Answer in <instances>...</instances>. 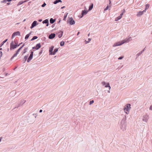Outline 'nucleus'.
<instances>
[{
	"label": "nucleus",
	"instance_id": "obj_4",
	"mask_svg": "<svg viewBox=\"0 0 152 152\" xmlns=\"http://www.w3.org/2000/svg\"><path fill=\"white\" fill-rule=\"evenodd\" d=\"M131 104H127L124 107L123 110L127 114H129V110L131 108Z\"/></svg>",
	"mask_w": 152,
	"mask_h": 152
},
{
	"label": "nucleus",
	"instance_id": "obj_56",
	"mask_svg": "<svg viewBox=\"0 0 152 152\" xmlns=\"http://www.w3.org/2000/svg\"><path fill=\"white\" fill-rule=\"evenodd\" d=\"M1 55H2L1 53H0V56H1Z\"/></svg>",
	"mask_w": 152,
	"mask_h": 152
},
{
	"label": "nucleus",
	"instance_id": "obj_14",
	"mask_svg": "<svg viewBox=\"0 0 152 152\" xmlns=\"http://www.w3.org/2000/svg\"><path fill=\"white\" fill-rule=\"evenodd\" d=\"M123 13H121L119 16L117 17L115 19V21H118V20H119L122 17V16L123 15Z\"/></svg>",
	"mask_w": 152,
	"mask_h": 152
},
{
	"label": "nucleus",
	"instance_id": "obj_46",
	"mask_svg": "<svg viewBox=\"0 0 152 152\" xmlns=\"http://www.w3.org/2000/svg\"><path fill=\"white\" fill-rule=\"evenodd\" d=\"M125 12V9H124L123 10V12L122 13H123V15L124 14V13Z\"/></svg>",
	"mask_w": 152,
	"mask_h": 152
},
{
	"label": "nucleus",
	"instance_id": "obj_63",
	"mask_svg": "<svg viewBox=\"0 0 152 152\" xmlns=\"http://www.w3.org/2000/svg\"><path fill=\"white\" fill-rule=\"evenodd\" d=\"M111 2L110 1V3H109V4H110L111 3Z\"/></svg>",
	"mask_w": 152,
	"mask_h": 152
},
{
	"label": "nucleus",
	"instance_id": "obj_59",
	"mask_svg": "<svg viewBox=\"0 0 152 152\" xmlns=\"http://www.w3.org/2000/svg\"><path fill=\"white\" fill-rule=\"evenodd\" d=\"M42 53V51L39 53V54H41Z\"/></svg>",
	"mask_w": 152,
	"mask_h": 152
},
{
	"label": "nucleus",
	"instance_id": "obj_33",
	"mask_svg": "<svg viewBox=\"0 0 152 152\" xmlns=\"http://www.w3.org/2000/svg\"><path fill=\"white\" fill-rule=\"evenodd\" d=\"M7 1L10 2V0H4L1 2V3H6Z\"/></svg>",
	"mask_w": 152,
	"mask_h": 152
},
{
	"label": "nucleus",
	"instance_id": "obj_36",
	"mask_svg": "<svg viewBox=\"0 0 152 152\" xmlns=\"http://www.w3.org/2000/svg\"><path fill=\"white\" fill-rule=\"evenodd\" d=\"M23 3V1H20L18 3V5H21V4H22Z\"/></svg>",
	"mask_w": 152,
	"mask_h": 152
},
{
	"label": "nucleus",
	"instance_id": "obj_44",
	"mask_svg": "<svg viewBox=\"0 0 152 152\" xmlns=\"http://www.w3.org/2000/svg\"><path fill=\"white\" fill-rule=\"evenodd\" d=\"M26 50H27L26 48L24 49L23 53H25L26 52Z\"/></svg>",
	"mask_w": 152,
	"mask_h": 152
},
{
	"label": "nucleus",
	"instance_id": "obj_30",
	"mask_svg": "<svg viewBox=\"0 0 152 152\" xmlns=\"http://www.w3.org/2000/svg\"><path fill=\"white\" fill-rule=\"evenodd\" d=\"M38 38L36 36H34L32 38V39H31V41H33L34 39H36Z\"/></svg>",
	"mask_w": 152,
	"mask_h": 152
},
{
	"label": "nucleus",
	"instance_id": "obj_42",
	"mask_svg": "<svg viewBox=\"0 0 152 152\" xmlns=\"http://www.w3.org/2000/svg\"><path fill=\"white\" fill-rule=\"evenodd\" d=\"M124 58V56H121V57H119L118 58V59L119 60H121V59H122Z\"/></svg>",
	"mask_w": 152,
	"mask_h": 152
},
{
	"label": "nucleus",
	"instance_id": "obj_41",
	"mask_svg": "<svg viewBox=\"0 0 152 152\" xmlns=\"http://www.w3.org/2000/svg\"><path fill=\"white\" fill-rule=\"evenodd\" d=\"M33 115L34 116L35 118H36L37 115V114L34 113L33 114Z\"/></svg>",
	"mask_w": 152,
	"mask_h": 152
},
{
	"label": "nucleus",
	"instance_id": "obj_22",
	"mask_svg": "<svg viewBox=\"0 0 152 152\" xmlns=\"http://www.w3.org/2000/svg\"><path fill=\"white\" fill-rule=\"evenodd\" d=\"M31 32L30 33H29V34H27L25 37V39L26 40H27L28 38V37H29V36H30V35L31 34Z\"/></svg>",
	"mask_w": 152,
	"mask_h": 152
},
{
	"label": "nucleus",
	"instance_id": "obj_17",
	"mask_svg": "<svg viewBox=\"0 0 152 152\" xmlns=\"http://www.w3.org/2000/svg\"><path fill=\"white\" fill-rule=\"evenodd\" d=\"M63 32L62 31H61L59 32L58 33V36L59 38H60L63 35Z\"/></svg>",
	"mask_w": 152,
	"mask_h": 152
},
{
	"label": "nucleus",
	"instance_id": "obj_52",
	"mask_svg": "<svg viewBox=\"0 0 152 152\" xmlns=\"http://www.w3.org/2000/svg\"><path fill=\"white\" fill-rule=\"evenodd\" d=\"M49 25V23H47L46 26H48Z\"/></svg>",
	"mask_w": 152,
	"mask_h": 152
},
{
	"label": "nucleus",
	"instance_id": "obj_35",
	"mask_svg": "<svg viewBox=\"0 0 152 152\" xmlns=\"http://www.w3.org/2000/svg\"><path fill=\"white\" fill-rule=\"evenodd\" d=\"M101 84L103 86H104V85H105L106 84V83L105 82L103 81L101 83Z\"/></svg>",
	"mask_w": 152,
	"mask_h": 152
},
{
	"label": "nucleus",
	"instance_id": "obj_47",
	"mask_svg": "<svg viewBox=\"0 0 152 152\" xmlns=\"http://www.w3.org/2000/svg\"><path fill=\"white\" fill-rule=\"evenodd\" d=\"M34 27V26H33L32 25H31V26L30 27V28L32 29V28Z\"/></svg>",
	"mask_w": 152,
	"mask_h": 152
},
{
	"label": "nucleus",
	"instance_id": "obj_3",
	"mask_svg": "<svg viewBox=\"0 0 152 152\" xmlns=\"http://www.w3.org/2000/svg\"><path fill=\"white\" fill-rule=\"evenodd\" d=\"M20 44L18 45V43L15 41L12 42L10 44V50L15 49L18 46H20Z\"/></svg>",
	"mask_w": 152,
	"mask_h": 152
},
{
	"label": "nucleus",
	"instance_id": "obj_50",
	"mask_svg": "<svg viewBox=\"0 0 152 152\" xmlns=\"http://www.w3.org/2000/svg\"><path fill=\"white\" fill-rule=\"evenodd\" d=\"M42 110H39V113H41L42 112Z\"/></svg>",
	"mask_w": 152,
	"mask_h": 152
},
{
	"label": "nucleus",
	"instance_id": "obj_43",
	"mask_svg": "<svg viewBox=\"0 0 152 152\" xmlns=\"http://www.w3.org/2000/svg\"><path fill=\"white\" fill-rule=\"evenodd\" d=\"M149 110H152V105H151V106H150L149 107Z\"/></svg>",
	"mask_w": 152,
	"mask_h": 152
},
{
	"label": "nucleus",
	"instance_id": "obj_37",
	"mask_svg": "<svg viewBox=\"0 0 152 152\" xmlns=\"http://www.w3.org/2000/svg\"><path fill=\"white\" fill-rule=\"evenodd\" d=\"M28 56H25L24 57V59L25 60V61H26L28 58Z\"/></svg>",
	"mask_w": 152,
	"mask_h": 152
},
{
	"label": "nucleus",
	"instance_id": "obj_64",
	"mask_svg": "<svg viewBox=\"0 0 152 152\" xmlns=\"http://www.w3.org/2000/svg\"><path fill=\"white\" fill-rule=\"evenodd\" d=\"M19 23H17V24H19Z\"/></svg>",
	"mask_w": 152,
	"mask_h": 152
},
{
	"label": "nucleus",
	"instance_id": "obj_6",
	"mask_svg": "<svg viewBox=\"0 0 152 152\" xmlns=\"http://www.w3.org/2000/svg\"><path fill=\"white\" fill-rule=\"evenodd\" d=\"M67 22L68 23H69V24L71 25H73L75 23V21L72 18H69Z\"/></svg>",
	"mask_w": 152,
	"mask_h": 152
},
{
	"label": "nucleus",
	"instance_id": "obj_26",
	"mask_svg": "<svg viewBox=\"0 0 152 152\" xmlns=\"http://www.w3.org/2000/svg\"><path fill=\"white\" fill-rule=\"evenodd\" d=\"M150 7V5L148 4H146L145 5V8L144 10H145V11H146V10L148 9Z\"/></svg>",
	"mask_w": 152,
	"mask_h": 152
},
{
	"label": "nucleus",
	"instance_id": "obj_9",
	"mask_svg": "<svg viewBox=\"0 0 152 152\" xmlns=\"http://www.w3.org/2000/svg\"><path fill=\"white\" fill-rule=\"evenodd\" d=\"M21 49V48H19L16 51V53L11 58V59L12 60L14 57L16 56L18 54V53L19 52Z\"/></svg>",
	"mask_w": 152,
	"mask_h": 152
},
{
	"label": "nucleus",
	"instance_id": "obj_57",
	"mask_svg": "<svg viewBox=\"0 0 152 152\" xmlns=\"http://www.w3.org/2000/svg\"><path fill=\"white\" fill-rule=\"evenodd\" d=\"M107 92L108 93H110V90H109V91H108Z\"/></svg>",
	"mask_w": 152,
	"mask_h": 152
},
{
	"label": "nucleus",
	"instance_id": "obj_32",
	"mask_svg": "<svg viewBox=\"0 0 152 152\" xmlns=\"http://www.w3.org/2000/svg\"><path fill=\"white\" fill-rule=\"evenodd\" d=\"M64 42L63 41H62L61 42H60V46H63L64 45Z\"/></svg>",
	"mask_w": 152,
	"mask_h": 152
},
{
	"label": "nucleus",
	"instance_id": "obj_45",
	"mask_svg": "<svg viewBox=\"0 0 152 152\" xmlns=\"http://www.w3.org/2000/svg\"><path fill=\"white\" fill-rule=\"evenodd\" d=\"M33 52H32V51H31V53H30V55H31V56H33Z\"/></svg>",
	"mask_w": 152,
	"mask_h": 152
},
{
	"label": "nucleus",
	"instance_id": "obj_15",
	"mask_svg": "<svg viewBox=\"0 0 152 152\" xmlns=\"http://www.w3.org/2000/svg\"><path fill=\"white\" fill-rule=\"evenodd\" d=\"M55 35L54 33H52L49 35V38L50 39H52L55 37Z\"/></svg>",
	"mask_w": 152,
	"mask_h": 152
},
{
	"label": "nucleus",
	"instance_id": "obj_13",
	"mask_svg": "<svg viewBox=\"0 0 152 152\" xmlns=\"http://www.w3.org/2000/svg\"><path fill=\"white\" fill-rule=\"evenodd\" d=\"M144 12H145V10H144L142 11H140L137 13V17L140 16L142 15Z\"/></svg>",
	"mask_w": 152,
	"mask_h": 152
},
{
	"label": "nucleus",
	"instance_id": "obj_25",
	"mask_svg": "<svg viewBox=\"0 0 152 152\" xmlns=\"http://www.w3.org/2000/svg\"><path fill=\"white\" fill-rule=\"evenodd\" d=\"M42 23H46V24H47V23H49V21H48V20L46 19V20H44L42 22Z\"/></svg>",
	"mask_w": 152,
	"mask_h": 152
},
{
	"label": "nucleus",
	"instance_id": "obj_60",
	"mask_svg": "<svg viewBox=\"0 0 152 152\" xmlns=\"http://www.w3.org/2000/svg\"><path fill=\"white\" fill-rule=\"evenodd\" d=\"M54 25H53L52 26V27L53 28V27H54Z\"/></svg>",
	"mask_w": 152,
	"mask_h": 152
},
{
	"label": "nucleus",
	"instance_id": "obj_31",
	"mask_svg": "<svg viewBox=\"0 0 152 152\" xmlns=\"http://www.w3.org/2000/svg\"><path fill=\"white\" fill-rule=\"evenodd\" d=\"M110 6L109 5H107V7L104 9V11H106V10L109 9L110 8Z\"/></svg>",
	"mask_w": 152,
	"mask_h": 152
},
{
	"label": "nucleus",
	"instance_id": "obj_34",
	"mask_svg": "<svg viewBox=\"0 0 152 152\" xmlns=\"http://www.w3.org/2000/svg\"><path fill=\"white\" fill-rule=\"evenodd\" d=\"M94 102V101L93 100H91L89 102V104L91 105Z\"/></svg>",
	"mask_w": 152,
	"mask_h": 152
},
{
	"label": "nucleus",
	"instance_id": "obj_53",
	"mask_svg": "<svg viewBox=\"0 0 152 152\" xmlns=\"http://www.w3.org/2000/svg\"><path fill=\"white\" fill-rule=\"evenodd\" d=\"M65 7V6L62 7H61V9H63Z\"/></svg>",
	"mask_w": 152,
	"mask_h": 152
},
{
	"label": "nucleus",
	"instance_id": "obj_39",
	"mask_svg": "<svg viewBox=\"0 0 152 152\" xmlns=\"http://www.w3.org/2000/svg\"><path fill=\"white\" fill-rule=\"evenodd\" d=\"M11 93L14 96L16 94V92L15 91H13L12 92H11Z\"/></svg>",
	"mask_w": 152,
	"mask_h": 152
},
{
	"label": "nucleus",
	"instance_id": "obj_28",
	"mask_svg": "<svg viewBox=\"0 0 152 152\" xmlns=\"http://www.w3.org/2000/svg\"><path fill=\"white\" fill-rule=\"evenodd\" d=\"M93 4H92L90 6L88 9V10H91L93 8Z\"/></svg>",
	"mask_w": 152,
	"mask_h": 152
},
{
	"label": "nucleus",
	"instance_id": "obj_48",
	"mask_svg": "<svg viewBox=\"0 0 152 152\" xmlns=\"http://www.w3.org/2000/svg\"><path fill=\"white\" fill-rule=\"evenodd\" d=\"M24 45H25V44H23L22 45V46L21 47H20V48H21V49L23 47H24Z\"/></svg>",
	"mask_w": 152,
	"mask_h": 152
},
{
	"label": "nucleus",
	"instance_id": "obj_18",
	"mask_svg": "<svg viewBox=\"0 0 152 152\" xmlns=\"http://www.w3.org/2000/svg\"><path fill=\"white\" fill-rule=\"evenodd\" d=\"M33 56L30 55L28 58L27 61L28 62H29V61L32 59Z\"/></svg>",
	"mask_w": 152,
	"mask_h": 152
},
{
	"label": "nucleus",
	"instance_id": "obj_8",
	"mask_svg": "<svg viewBox=\"0 0 152 152\" xmlns=\"http://www.w3.org/2000/svg\"><path fill=\"white\" fill-rule=\"evenodd\" d=\"M18 35L20 36V33L19 31L14 32L12 34V38L13 39L14 37Z\"/></svg>",
	"mask_w": 152,
	"mask_h": 152
},
{
	"label": "nucleus",
	"instance_id": "obj_7",
	"mask_svg": "<svg viewBox=\"0 0 152 152\" xmlns=\"http://www.w3.org/2000/svg\"><path fill=\"white\" fill-rule=\"evenodd\" d=\"M149 118V116L147 114H146L143 116V118L142 119V120L145 122H147L148 121V119Z\"/></svg>",
	"mask_w": 152,
	"mask_h": 152
},
{
	"label": "nucleus",
	"instance_id": "obj_20",
	"mask_svg": "<svg viewBox=\"0 0 152 152\" xmlns=\"http://www.w3.org/2000/svg\"><path fill=\"white\" fill-rule=\"evenodd\" d=\"M105 87H106V88L109 87V90H110L111 87L109 85V83H108L107 84L106 83V84L105 86Z\"/></svg>",
	"mask_w": 152,
	"mask_h": 152
},
{
	"label": "nucleus",
	"instance_id": "obj_58",
	"mask_svg": "<svg viewBox=\"0 0 152 152\" xmlns=\"http://www.w3.org/2000/svg\"><path fill=\"white\" fill-rule=\"evenodd\" d=\"M7 4V5H9V4H10V3H8Z\"/></svg>",
	"mask_w": 152,
	"mask_h": 152
},
{
	"label": "nucleus",
	"instance_id": "obj_24",
	"mask_svg": "<svg viewBox=\"0 0 152 152\" xmlns=\"http://www.w3.org/2000/svg\"><path fill=\"white\" fill-rule=\"evenodd\" d=\"M31 25H32L34 27L36 26L37 25V21H34L33 22Z\"/></svg>",
	"mask_w": 152,
	"mask_h": 152
},
{
	"label": "nucleus",
	"instance_id": "obj_12",
	"mask_svg": "<svg viewBox=\"0 0 152 152\" xmlns=\"http://www.w3.org/2000/svg\"><path fill=\"white\" fill-rule=\"evenodd\" d=\"M41 46V45L40 44L38 43V44H37L36 45V46L35 47H33V49L35 48L37 50H38L39 48H40Z\"/></svg>",
	"mask_w": 152,
	"mask_h": 152
},
{
	"label": "nucleus",
	"instance_id": "obj_21",
	"mask_svg": "<svg viewBox=\"0 0 152 152\" xmlns=\"http://www.w3.org/2000/svg\"><path fill=\"white\" fill-rule=\"evenodd\" d=\"M58 48H56L55 49L53 52L52 53V55H54L58 51Z\"/></svg>",
	"mask_w": 152,
	"mask_h": 152
},
{
	"label": "nucleus",
	"instance_id": "obj_1",
	"mask_svg": "<svg viewBox=\"0 0 152 152\" xmlns=\"http://www.w3.org/2000/svg\"><path fill=\"white\" fill-rule=\"evenodd\" d=\"M126 116H125V117L122 119L120 122V127L123 131H124L126 129Z\"/></svg>",
	"mask_w": 152,
	"mask_h": 152
},
{
	"label": "nucleus",
	"instance_id": "obj_23",
	"mask_svg": "<svg viewBox=\"0 0 152 152\" xmlns=\"http://www.w3.org/2000/svg\"><path fill=\"white\" fill-rule=\"evenodd\" d=\"M59 2H62V1L61 0H56L53 2V3L54 4H56Z\"/></svg>",
	"mask_w": 152,
	"mask_h": 152
},
{
	"label": "nucleus",
	"instance_id": "obj_54",
	"mask_svg": "<svg viewBox=\"0 0 152 152\" xmlns=\"http://www.w3.org/2000/svg\"><path fill=\"white\" fill-rule=\"evenodd\" d=\"M26 1H26V0H25V1H23V3H25V2H26Z\"/></svg>",
	"mask_w": 152,
	"mask_h": 152
},
{
	"label": "nucleus",
	"instance_id": "obj_29",
	"mask_svg": "<svg viewBox=\"0 0 152 152\" xmlns=\"http://www.w3.org/2000/svg\"><path fill=\"white\" fill-rule=\"evenodd\" d=\"M91 39L88 38V41L85 40V43L86 44L88 43L91 41Z\"/></svg>",
	"mask_w": 152,
	"mask_h": 152
},
{
	"label": "nucleus",
	"instance_id": "obj_5",
	"mask_svg": "<svg viewBox=\"0 0 152 152\" xmlns=\"http://www.w3.org/2000/svg\"><path fill=\"white\" fill-rule=\"evenodd\" d=\"M26 100L23 99H21L17 107L22 106L26 102Z\"/></svg>",
	"mask_w": 152,
	"mask_h": 152
},
{
	"label": "nucleus",
	"instance_id": "obj_2",
	"mask_svg": "<svg viewBox=\"0 0 152 152\" xmlns=\"http://www.w3.org/2000/svg\"><path fill=\"white\" fill-rule=\"evenodd\" d=\"M131 37L126 38L125 39L123 40L121 42H117L115 43L113 45V47H115L122 45L126 42H129L131 40Z\"/></svg>",
	"mask_w": 152,
	"mask_h": 152
},
{
	"label": "nucleus",
	"instance_id": "obj_55",
	"mask_svg": "<svg viewBox=\"0 0 152 152\" xmlns=\"http://www.w3.org/2000/svg\"><path fill=\"white\" fill-rule=\"evenodd\" d=\"M79 34H80V32H78L77 33V35H78Z\"/></svg>",
	"mask_w": 152,
	"mask_h": 152
},
{
	"label": "nucleus",
	"instance_id": "obj_62",
	"mask_svg": "<svg viewBox=\"0 0 152 152\" xmlns=\"http://www.w3.org/2000/svg\"><path fill=\"white\" fill-rule=\"evenodd\" d=\"M89 35H90V33H89V34H88V36H89Z\"/></svg>",
	"mask_w": 152,
	"mask_h": 152
},
{
	"label": "nucleus",
	"instance_id": "obj_11",
	"mask_svg": "<svg viewBox=\"0 0 152 152\" xmlns=\"http://www.w3.org/2000/svg\"><path fill=\"white\" fill-rule=\"evenodd\" d=\"M53 48H54L53 46H51L50 48L49 49L50 55H52V53H53Z\"/></svg>",
	"mask_w": 152,
	"mask_h": 152
},
{
	"label": "nucleus",
	"instance_id": "obj_61",
	"mask_svg": "<svg viewBox=\"0 0 152 152\" xmlns=\"http://www.w3.org/2000/svg\"><path fill=\"white\" fill-rule=\"evenodd\" d=\"M26 20V19H24L23 20V22H24Z\"/></svg>",
	"mask_w": 152,
	"mask_h": 152
},
{
	"label": "nucleus",
	"instance_id": "obj_27",
	"mask_svg": "<svg viewBox=\"0 0 152 152\" xmlns=\"http://www.w3.org/2000/svg\"><path fill=\"white\" fill-rule=\"evenodd\" d=\"M7 40V39H6L4 40V41H3L0 44V47L2 46L3 45L4 43L5 42H6Z\"/></svg>",
	"mask_w": 152,
	"mask_h": 152
},
{
	"label": "nucleus",
	"instance_id": "obj_38",
	"mask_svg": "<svg viewBox=\"0 0 152 152\" xmlns=\"http://www.w3.org/2000/svg\"><path fill=\"white\" fill-rule=\"evenodd\" d=\"M67 15H64V18H63V20H66V18L67 17Z\"/></svg>",
	"mask_w": 152,
	"mask_h": 152
},
{
	"label": "nucleus",
	"instance_id": "obj_40",
	"mask_svg": "<svg viewBox=\"0 0 152 152\" xmlns=\"http://www.w3.org/2000/svg\"><path fill=\"white\" fill-rule=\"evenodd\" d=\"M46 5V4L44 2L43 4H42V7H44Z\"/></svg>",
	"mask_w": 152,
	"mask_h": 152
},
{
	"label": "nucleus",
	"instance_id": "obj_49",
	"mask_svg": "<svg viewBox=\"0 0 152 152\" xmlns=\"http://www.w3.org/2000/svg\"><path fill=\"white\" fill-rule=\"evenodd\" d=\"M2 137H0V142H1V140L2 139Z\"/></svg>",
	"mask_w": 152,
	"mask_h": 152
},
{
	"label": "nucleus",
	"instance_id": "obj_10",
	"mask_svg": "<svg viewBox=\"0 0 152 152\" xmlns=\"http://www.w3.org/2000/svg\"><path fill=\"white\" fill-rule=\"evenodd\" d=\"M145 50V48L143 49L142 51L136 54V59L138 58V57Z\"/></svg>",
	"mask_w": 152,
	"mask_h": 152
},
{
	"label": "nucleus",
	"instance_id": "obj_19",
	"mask_svg": "<svg viewBox=\"0 0 152 152\" xmlns=\"http://www.w3.org/2000/svg\"><path fill=\"white\" fill-rule=\"evenodd\" d=\"M55 20L56 19H53V18H51L50 19V23H51L52 24L55 22Z\"/></svg>",
	"mask_w": 152,
	"mask_h": 152
},
{
	"label": "nucleus",
	"instance_id": "obj_51",
	"mask_svg": "<svg viewBox=\"0 0 152 152\" xmlns=\"http://www.w3.org/2000/svg\"><path fill=\"white\" fill-rule=\"evenodd\" d=\"M42 19H39V22H41V21H42Z\"/></svg>",
	"mask_w": 152,
	"mask_h": 152
},
{
	"label": "nucleus",
	"instance_id": "obj_16",
	"mask_svg": "<svg viewBox=\"0 0 152 152\" xmlns=\"http://www.w3.org/2000/svg\"><path fill=\"white\" fill-rule=\"evenodd\" d=\"M88 12V11L86 10H83L82 12L81 13V15L82 16L81 17V18H82L83 16L84 15H86V14Z\"/></svg>",
	"mask_w": 152,
	"mask_h": 152
}]
</instances>
